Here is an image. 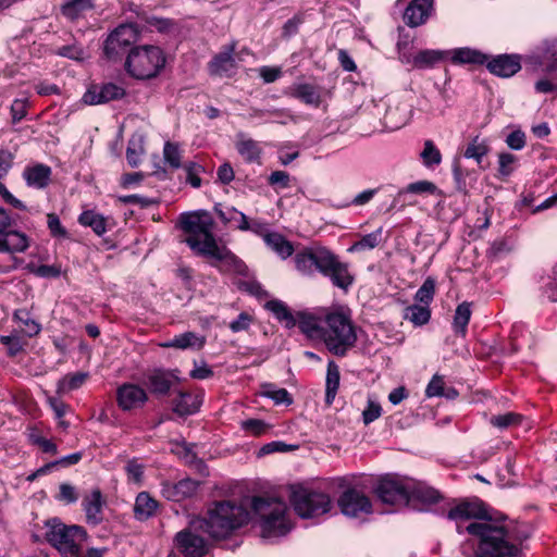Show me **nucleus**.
Segmentation results:
<instances>
[{"instance_id":"nucleus-1","label":"nucleus","mask_w":557,"mask_h":557,"mask_svg":"<svg viewBox=\"0 0 557 557\" xmlns=\"http://www.w3.org/2000/svg\"><path fill=\"white\" fill-rule=\"evenodd\" d=\"M447 518L457 523L459 533L462 532L460 522L478 520L465 529L476 541L478 557H518L521 543L527 539L506 519L487 518V511L479 499L459 502L448 510Z\"/></svg>"},{"instance_id":"nucleus-2","label":"nucleus","mask_w":557,"mask_h":557,"mask_svg":"<svg viewBox=\"0 0 557 557\" xmlns=\"http://www.w3.org/2000/svg\"><path fill=\"white\" fill-rule=\"evenodd\" d=\"M180 227L186 234L183 240L196 253L213 260L221 272L244 274L245 263L225 246H220L213 234L214 221L205 210L186 212L180 216Z\"/></svg>"},{"instance_id":"nucleus-3","label":"nucleus","mask_w":557,"mask_h":557,"mask_svg":"<svg viewBox=\"0 0 557 557\" xmlns=\"http://www.w3.org/2000/svg\"><path fill=\"white\" fill-rule=\"evenodd\" d=\"M298 327L308 338L323 342L327 350L338 357L345 356L357 342L356 327L344 308L301 313Z\"/></svg>"},{"instance_id":"nucleus-4","label":"nucleus","mask_w":557,"mask_h":557,"mask_svg":"<svg viewBox=\"0 0 557 557\" xmlns=\"http://www.w3.org/2000/svg\"><path fill=\"white\" fill-rule=\"evenodd\" d=\"M296 269L304 275H313L315 271L329 277L332 284L347 290L354 283L348 263L325 247H312L298 251L294 258Z\"/></svg>"},{"instance_id":"nucleus-5","label":"nucleus","mask_w":557,"mask_h":557,"mask_svg":"<svg viewBox=\"0 0 557 557\" xmlns=\"http://www.w3.org/2000/svg\"><path fill=\"white\" fill-rule=\"evenodd\" d=\"M249 521V511L242 504L222 500L208 509L207 517L191 520V528L201 529L213 539H225Z\"/></svg>"},{"instance_id":"nucleus-6","label":"nucleus","mask_w":557,"mask_h":557,"mask_svg":"<svg viewBox=\"0 0 557 557\" xmlns=\"http://www.w3.org/2000/svg\"><path fill=\"white\" fill-rule=\"evenodd\" d=\"M251 507L261 519V533L265 539L287 534L292 528L287 517V506L277 498L253 497Z\"/></svg>"},{"instance_id":"nucleus-7","label":"nucleus","mask_w":557,"mask_h":557,"mask_svg":"<svg viewBox=\"0 0 557 557\" xmlns=\"http://www.w3.org/2000/svg\"><path fill=\"white\" fill-rule=\"evenodd\" d=\"M166 58L161 48L151 45L133 48L125 61L126 72L139 81L157 77L165 66Z\"/></svg>"},{"instance_id":"nucleus-8","label":"nucleus","mask_w":557,"mask_h":557,"mask_svg":"<svg viewBox=\"0 0 557 557\" xmlns=\"http://www.w3.org/2000/svg\"><path fill=\"white\" fill-rule=\"evenodd\" d=\"M46 540L63 557H81L83 544L87 540V532L79 525H66L59 519L47 521Z\"/></svg>"},{"instance_id":"nucleus-9","label":"nucleus","mask_w":557,"mask_h":557,"mask_svg":"<svg viewBox=\"0 0 557 557\" xmlns=\"http://www.w3.org/2000/svg\"><path fill=\"white\" fill-rule=\"evenodd\" d=\"M290 503L301 518H313L326 513L331 509L327 494L301 485L292 486Z\"/></svg>"},{"instance_id":"nucleus-10","label":"nucleus","mask_w":557,"mask_h":557,"mask_svg":"<svg viewBox=\"0 0 557 557\" xmlns=\"http://www.w3.org/2000/svg\"><path fill=\"white\" fill-rule=\"evenodd\" d=\"M29 243V237L20 231L8 228L0 233V271L16 269L18 260L14 255L27 250Z\"/></svg>"},{"instance_id":"nucleus-11","label":"nucleus","mask_w":557,"mask_h":557,"mask_svg":"<svg viewBox=\"0 0 557 557\" xmlns=\"http://www.w3.org/2000/svg\"><path fill=\"white\" fill-rule=\"evenodd\" d=\"M375 494L385 504H407L411 498V483L393 475L379 480Z\"/></svg>"},{"instance_id":"nucleus-12","label":"nucleus","mask_w":557,"mask_h":557,"mask_svg":"<svg viewBox=\"0 0 557 557\" xmlns=\"http://www.w3.org/2000/svg\"><path fill=\"white\" fill-rule=\"evenodd\" d=\"M196 531H201V529H194L190 523L187 529L177 532L174 537L176 548L185 557H203L209 550L207 541Z\"/></svg>"},{"instance_id":"nucleus-13","label":"nucleus","mask_w":557,"mask_h":557,"mask_svg":"<svg viewBox=\"0 0 557 557\" xmlns=\"http://www.w3.org/2000/svg\"><path fill=\"white\" fill-rule=\"evenodd\" d=\"M137 29L132 24L117 26L104 42V53L108 58H114L137 40Z\"/></svg>"},{"instance_id":"nucleus-14","label":"nucleus","mask_w":557,"mask_h":557,"mask_svg":"<svg viewBox=\"0 0 557 557\" xmlns=\"http://www.w3.org/2000/svg\"><path fill=\"white\" fill-rule=\"evenodd\" d=\"M126 90L114 83L91 85L83 96V101L89 106L107 103L124 98Z\"/></svg>"},{"instance_id":"nucleus-15","label":"nucleus","mask_w":557,"mask_h":557,"mask_svg":"<svg viewBox=\"0 0 557 557\" xmlns=\"http://www.w3.org/2000/svg\"><path fill=\"white\" fill-rule=\"evenodd\" d=\"M116 401L123 411L143 407L148 401L145 388L134 383H123L116 389Z\"/></svg>"},{"instance_id":"nucleus-16","label":"nucleus","mask_w":557,"mask_h":557,"mask_svg":"<svg viewBox=\"0 0 557 557\" xmlns=\"http://www.w3.org/2000/svg\"><path fill=\"white\" fill-rule=\"evenodd\" d=\"M107 505L102 492L96 487L86 494L82 500L86 522L90 525H99L103 521V509Z\"/></svg>"},{"instance_id":"nucleus-17","label":"nucleus","mask_w":557,"mask_h":557,"mask_svg":"<svg viewBox=\"0 0 557 557\" xmlns=\"http://www.w3.org/2000/svg\"><path fill=\"white\" fill-rule=\"evenodd\" d=\"M338 505L345 516L357 517L360 513H368L371 511V503L369 498L354 490L345 491L338 499Z\"/></svg>"},{"instance_id":"nucleus-18","label":"nucleus","mask_w":557,"mask_h":557,"mask_svg":"<svg viewBox=\"0 0 557 557\" xmlns=\"http://www.w3.org/2000/svg\"><path fill=\"white\" fill-rule=\"evenodd\" d=\"M198 487L197 481L186 478L178 482H164L161 493L168 500L178 503L195 496Z\"/></svg>"},{"instance_id":"nucleus-19","label":"nucleus","mask_w":557,"mask_h":557,"mask_svg":"<svg viewBox=\"0 0 557 557\" xmlns=\"http://www.w3.org/2000/svg\"><path fill=\"white\" fill-rule=\"evenodd\" d=\"M178 381L177 375L169 370L153 369L146 374V385L157 396H165Z\"/></svg>"},{"instance_id":"nucleus-20","label":"nucleus","mask_w":557,"mask_h":557,"mask_svg":"<svg viewBox=\"0 0 557 557\" xmlns=\"http://www.w3.org/2000/svg\"><path fill=\"white\" fill-rule=\"evenodd\" d=\"M411 107L406 102H396L387 107L383 116V124L389 131L405 126L411 117Z\"/></svg>"},{"instance_id":"nucleus-21","label":"nucleus","mask_w":557,"mask_h":557,"mask_svg":"<svg viewBox=\"0 0 557 557\" xmlns=\"http://www.w3.org/2000/svg\"><path fill=\"white\" fill-rule=\"evenodd\" d=\"M433 0H412L404 13V21L409 27L424 24L432 11Z\"/></svg>"},{"instance_id":"nucleus-22","label":"nucleus","mask_w":557,"mask_h":557,"mask_svg":"<svg viewBox=\"0 0 557 557\" xmlns=\"http://www.w3.org/2000/svg\"><path fill=\"white\" fill-rule=\"evenodd\" d=\"M485 63L492 74L500 77H510L521 69L520 60L516 55L500 54Z\"/></svg>"},{"instance_id":"nucleus-23","label":"nucleus","mask_w":557,"mask_h":557,"mask_svg":"<svg viewBox=\"0 0 557 557\" xmlns=\"http://www.w3.org/2000/svg\"><path fill=\"white\" fill-rule=\"evenodd\" d=\"M202 404L201 394L180 392L173 399V411L178 416H190L196 413Z\"/></svg>"},{"instance_id":"nucleus-24","label":"nucleus","mask_w":557,"mask_h":557,"mask_svg":"<svg viewBox=\"0 0 557 557\" xmlns=\"http://www.w3.org/2000/svg\"><path fill=\"white\" fill-rule=\"evenodd\" d=\"M236 44L233 42L225 47V49L218 53L210 62V72L213 75L223 76L226 75L235 67L234 52Z\"/></svg>"},{"instance_id":"nucleus-25","label":"nucleus","mask_w":557,"mask_h":557,"mask_svg":"<svg viewBox=\"0 0 557 557\" xmlns=\"http://www.w3.org/2000/svg\"><path fill=\"white\" fill-rule=\"evenodd\" d=\"M454 64H484L488 58L483 52L463 47L446 51Z\"/></svg>"},{"instance_id":"nucleus-26","label":"nucleus","mask_w":557,"mask_h":557,"mask_svg":"<svg viewBox=\"0 0 557 557\" xmlns=\"http://www.w3.org/2000/svg\"><path fill=\"white\" fill-rule=\"evenodd\" d=\"M23 177L28 186L41 189L50 182L51 169L41 163L27 166L23 172Z\"/></svg>"},{"instance_id":"nucleus-27","label":"nucleus","mask_w":557,"mask_h":557,"mask_svg":"<svg viewBox=\"0 0 557 557\" xmlns=\"http://www.w3.org/2000/svg\"><path fill=\"white\" fill-rule=\"evenodd\" d=\"M13 321L17 323L18 332L24 336L34 337L41 332V324L25 308L16 309L13 312Z\"/></svg>"},{"instance_id":"nucleus-28","label":"nucleus","mask_w":557,"mask_h":557,"mask_svg":"<svg viewBox=\"0 0 557 557\" xmlns=\"http://www.w3.org/2000/svg\"><path fill=\"white\" fill-rule=\"evenodd\" d=\"M158 502L147 492H140L135 499L134 517L139 521H146L156 515Z\"/></svg>"},{"instance_id":"nucleus-29","label":"nucleus","mask_w":557,"mask_h":557,"mask_svg":"<svg viewBox=\"0 0 557 557\" xmlns=\"http://www.w3.org/2000/svg\"><path fill=\"white\" fill-rule=\"evenodd\" d=\"M445 59H447L446 51L425 49L412 57L411 64L416 69L425 70L435 66Z\"/></svg>"},{"instance_id":"nucleus-30","label":"nucleus","mask_w":557,"mask_h":557,"mask_svg":"<svg viewBox=\"0 0 557 557\" xmlns=\"http://www.w3.org/2000/svg\"><path fill=\"white\" fill-rule=\"evenodd\" d=\"M263 240L274 252H276L283 259L290 257L294 252L293 244L280 233H264Z\"/></svg>"},{"instance_id":"nucleus-31","label":"nucleus","mask_w":557,"mask_h":557,"mask_svg":"<svg viewBox=\"0 0 557 557\" xmlns=\"http://www.w3.org/2000/svg\"><path fill=\"white\" fill-rule=\"evenodd\" d=\"M205 337L198 336L194 332H185L183 334L174 336L171 341L162 344V347L165 348H178V349H187V348H197L200 349L205 345Z\"/></svg>"},{"instance_id":"nucleus-32","label":"nucleus","mask_w":557,"mask_h":557,"mask_svg":"<svg viewBox=\"0 0 557 557\" xmlns=\"http://www.w3.org/2000/svg\"><path fill=\"white\" fill-rule=\"evenodd\" d=\"M290 96L306 104L318 108L321 104V94L318 87L311 84H297L293 87Z\"/></svg>"},{"instance_id":"nucleus-33","label":"nucleus","mask_w":557,"mask_h":557,"mask_svg":"<svg viewBox=\"0 0 557 557\" xmlns=\"http://www.w3.org/2000/svg\"><path fill=\"white\" fill-rule=\"evenodd\" d=\"M339 368L334 361H329L325 382V403L332 405L339 387Z\"/></svg>"},{"instance_id":"nucleus-34","label":"nucleus","mask_w":557,"mask_h":557,"mask_svg":"<svg viewBox=\"0 0 557 557\" xmlns=\"http://www.w3.org/2000/svg\"><path fill=\"white\" fill-rule=\"evenodd\" d=\"M471 314L472 311L470 302L463 301L457 306L453 321V329L457 335H460L461 337L466 336Z\"/></svg>"},{"instance_id":"nucleus-35","label":"nucleus","mask_w":557,"mask_h":557,"mask_svg":"<svg viewBox=\"0 0 557 557\" xmlns=\"http://www.w3.org/2000/svg\"><path fill=\"white\" fill-rule=\"evenodd\" d=\"M265 308L271 311L278 321L283 322L287 329H292L296 325V319L283 301L270 300L265 304Z\"/></svg>"},{"instance_id":"nucleus-36","label":"nucleus","mask_w":557,"mask_h":557,"mask_svg":"<svg viewBox=\"0 0 557 557\" xmlns=\"http://www.w3.org/2000/svg\"><path fill=\"white\" fill-rule=\"evenodd\" d=\"M92 9V0H69L63 4L62 13L70 20H76Z\"/></svg>"},{"instance_id":"nucleus-37","label":"nucleus","mask_w":557,"mask_h":557,"mask_svg":"<svg viewBox=\"0 0 557 557\" xmlns=\"http://www.w3.org/2000/svg\"><path fill=\"white\" fill-rule=\"evenodd\" d=\"M78 222L83 226L91 227L92 231L97 235H99V236L107 232V221H106V218L103 215L92 211V210L84 211L79 215Z\"/></svg>"},{"instance_id":"nucleus-38","label":"nucleus","mask_w":557,"mask_h":557,"mask_svg":"<svg viewBox=\"0 0 557 557\" xmlns=\"http://www.w3.org/2000/svg\"><path fill=\"white\" fill-rule=\"evenodd\" d=\"M145 153L144 140L141 136H133L128 140L126 149V160L132 168L139 165L141 157Z\"/></svg>"},{"instance_id":"nucleus-39","label":"nucleus","mask_w":557,"mask_h":557,"mask_svg":"<svg viewBox=\"0 0 557 557\" xmlns=\"http://www.w3.org/2000/svg\"><path fill=\"white\" fill-rule=\"evenodd\" d=\"M261 395L272 399L276 405H290L293 398L285 388H278L273 384H263L261 386Z\"/></svg>"},{"instance_id":"nucleus-40","label":"nucleus","mask_w":557,"mask_h":557,"mask_svg":"<svg viewBox=\"0 0 557 557\" xmlns=\"http://www.w3.org/2000/svg\"><path fill=\"white\" fill-rule=\"evenodd\" d=\"M238 153L244 158L245 161L259 162L261 156V149L258 144L252 139L238 140L236 144Z\"/></svg>"},{"instance_id":"nucleus-41","label":"nucleus","mask_w":557,"mask_h":557,"mask_svg":"<svg viewBox=\"0 0 557 557\" xmlns=\"http://www.w3.org/2000/svg\"><path fill=\"white\" fill-rule=\"evenodd\" d=\"M420 158L426 168H433L442 162V153L431 139L424 141Z\"/></svg>"},{"instance_id":"nucleus-42","label":"nucleus","mask_w":557,"mask_h":557,"mask_svg":"<svg viewBox=\"0 0 557 557\" xmlns=\"http://www.w3.org/2000/svg\"><path fill=\"white\" fill-rule=\"evenodd\" d=\"M405 318L416 325H423L431 318V310L425 305H412L406 309Z\"/></svg>"},{"instance_id":"nucleus-43","label":"nucleus","mask_w":557,"mask_h":557,"mask_svg":"<svg viewBox=\"0 0 557 557\" xmlns=\"http://www.w3.org/2000/svg\"><path fill=\"white\" fill-rule=\"evenodd\" d=\"M488 153V146L485 140H480L479 136L474 137L465 150L467 159H474L480 164L483 158Z\"/></svg>"},{"instance_id":"nucleus-44","label":"nucleus","mask_w":557,"mask_h":557,"mask_svg":"<svg viewBox=\"0 0 557 557\" xmlns=\"http://www.w3.org/2000/svg\"><path fill=\"white\" fill-rule=\"evenodd\" d=\"M435 286L436 282L433 277L429 276L424 280L423 284L417 290L414 295V300L420 302L421 305L429 306L435 295Z\"/></svg>"},{"instance_id":"nucleus-45","label":"nucleus","mask_w":557,"mask_h":557,"mask_svg":"<svg viewBox=\"0 0 557 557\" xmlns=\"http://www.w3.org/2000/svg\"><path fill=\"white\" fill-rule=\"evenodd\" d=\"M523 417L516 412H506L504 414L493 416L490 419V423L500 430L508 429L511 426L519 425L522 422Z\"/></svg>"},{"instance_id":"nucleus-46","label":"nucleus","mask_w":557,"mask_h":557,"mask_svg":"<svg viewBox=\"0 0 557 557\" xmlns=\"http://www.w3.org/2000/svg\"><path fill=\"white\" fill-rule=\"evenodd\" d=\"M86 379L87 374L82 372L66 375L59 381L58 389L59 392L77 389L85 383Z\"/></svg>"},{"instance_id":"nucleus-47","label":"nucleus","mask_w":557,"mask_h":557,"mask_svg":"<svg viewBox=\"0 0 557 557\" xmlns=\"http://www.w3.org/2000/svg\"><path fill=\"white\" fill-rule=\"evenodd\" d=\"M411 497L431 505L437 503L441 495L436 490L429 486H417L414 488L411 486Z\"/></svg>"},{"instance_id":"nucleus-48","label":"nucleus","mask_w":557,"mask_h":557,"mask_svg":"<svg viewBox=\"0 0 557 557\" xmlns=\"http://www.w3.org/2000/svg\"><path fill=\"white\" fill-rule=\"evenodd\" d=\"M240 428L246 433L253 436H261L271 429V426L260 419H247L240 422Z\"/></svg>"},{"instance_id":"nucleus-49","label":"nucleus","mask_w":557,"mask_h":557,"mask_svg":"<svg viewBox=\"0 0 557 557\" xmlns=\"http://www.w3.org/2000/svg\"><path fill=\"white\" fill-rule=\"evenodd\" d=\"M382 235V228H377L376 231L362 236V238L355 243L349 250H362V249H373L379 246Z\"/></svg>"},{"instance_id":"nucleus-50","label":"nucleus","mask_w":557,"mask_h":557,"mask_svg":"<svg viewBox=\"0 0 557 557\" xmlns=\"http://www.w3.org/2000/svg\"><path fill=\"white\" fill-rule=\"evenodd\" d=\"M437 187L434 183L429 181H418L409 184L405 189L398 191V196L403 194H434Z\"/></svg>"},{"instance_id":"nucleus-51","label":"nucleus","mask_w":557,"mask_h":557,"mask_svg":"<svg viewBox=\"0 0 557 557\" xmlns=\"http://www.w3.org/2000/svg\"><path fill=\"white\" fill-rule=\"evenodd\" d=\"M54 498L64 504H74L78 499V493L74 485L70 483H61L59 486V493Z\"/></svg>"},{"instance_id":"nucleus-52","label":"nucleus","mask_w":557,"mask_h":557,"mask_svg":"<svg viewBox=\"0 0 557 557\" xmlns=\"http://www.w3.org/2000/svg\"><path fill=\"white\" fill-rule=\"evenodd\" d=\"M297 448H298V445H290V444H286L282 441H274V442L264 444L260 448L258 455L265 456V455H270L273 453H286V451L296 450Z\"/></svg>"},{"instance_id":"nucleus-53","label":"nucleus","mask_w":557,"mask_h":557,"mask_svg":"<svg viewBox=\"0 0 557 557\" xmlns=\"http://www.w3.org/2000/svg\"><path fill=\"white\" fill-rule=\"evenodd\" d=\"M163 156L166 163H169L173 169H178L181 166V152L178 146L173 143H165L163 148Z\"/></svg>"},{"instance_id":"nucleus-54","label":"nucleus","mask_w":557,"mask_h":557,"mask_svg":"<svg viewBox=\"0 0 557 557\" xmlns=\"http://www.w3.org/2000/svg\"><path fill=\"white\" fill-rule=\"evenodd\" d=\"M57 54L75 61H83L86 58V52L83 47L76 44L60 47Z\"/></svg>"},{"instance_id":"nucleus-55","label":"nucleus","mask_w":557,"mask_h":557,"mask_svg":"<svg viewBox=\"0 0 557 557\" xmlns=\"http://www.w3.org/2000/svg\"><path fill=\"white\" fill-rule=\"evenodd\" d=\"M382 414V407L381 405L372 400L371 398L368 399L367 408L362 411V421L366 425L372 423L376 419H379Z\"/></svg>"},{"instance_id":"nucleus-56","label":"nucleus","mask_w":557,"mask_h":557,"mask_svg":"<svg viewBox=\"0 0 557 557\" xmlns=\"http://www.w3.org/2000/svg\"><path fill=\"white\" fill-rule=\"evenodd\" d=\"M516 157L511 153H500L498 157V172L500 176H509L513 172Z\"/></svg>"},{"instance_id":"nucleus-57","label":"nucleus","mask_w":557,"mask_h":557,"mask_svg":"<svg viewBox=\"0 0 557 557\" xmlns=\"http://www.w3.org/2000/svg\"><path fill=\"white\" fill-rule=\"evenodd\" d=\"M48 228L53 237L65 238L67 237L66 230L62 226L59 216L54 213L47 215Z\"/></svg>"},{"instance_id":"nucleus-58","label":"nucleus","mask_w":557,"mask_h":557,"mask_svg":"<svg viewBox=\"0 0 557 557\" xmlns=\"http://www.w3.org/2000/svg\"><path fill=\"white\" fill-rule=\"evenodd\" d=\"M27 99H15L11 106L12 123L21 122L27 114Z\"/></svg>"},{"instance_id":"nucleus-59","label":"nucleus","mask_w":557,"mask_h":557,"mask_svg":"<svg viewBox=\"0 0 557 557\" xmlns=\"http://www.w3.org/2000/svg\"><path fill=\"white\" fill-rule=\"evenodd\" d=\"M0 343L8 347L10 356H16L18 352L23 350V344L20 337L15 334L1 335Z\"/></svg>"},{"instance_id":"nucleus-60","label":"nucleus","mask_w":557,"mask_h":557,"mask_svg":"<svg viewBox=\"0 0 557 557\" xmlns=\"http://www.w3.org/2000/svg\"><path fill=\"white\" fill-rule=\"evenodd\" d=\"M444 380L440 375H434L426 386L425 394L428 397H436L444 395Z\"/></svg>"},{"instance_id":"nucleus-61","label":"nucleus","mask_w":557,"mask_h":557,"mask_svg":"<svg viewBox=\"0 0 557 557\" xmlns=\"http://www.w3.org/2000/svg\"><path fill=\"white\" fill-rule=\"evenodd\" d=\"M252 322V317L247 312H242L236 320L230 323V329L234 333L248 330Z\"/></svg>"},{"instance_id":"nucleus-62","label":"nucleus","mask_w":557,"mask_h":557,"mask_svg":"<svg viewBox=\"0 0 557 557\" xmlns=\"http://www.w3.org/2000/svg\"><path fill=\"white\" fill-rule=\"evenodd\" d=\"M203 171V168L196 163H190L186 166L187 182L195 188L201 186V178L199 174Z\"/></svg>"},{"instance_id":"nucleus-63","label":"nucleus","mask_w":557,"mask_h":557,"mask_svg":"<svg viewBox=\"0 0 557 557\" xmlns=\"http://www.w3.org/2000/svg\"><path fill=\"white\" fill-rule=\"evenodd\" d=\"M259 75L264 83L270 84L282 76V70L277 66H262L259 69Z\"/></svg>"},{"instance_id":"nucleus-64","label":"nucleus","mask_w":557,"mask_h":557,"mask_svg":"<svg viewBox=\"0 0 557 557\" xmlns=\"http://www.w3.org/2000/svg\"><path fill=\"white\" fill-rule=\"evenodd\" d=\"M536 92L548 94L557 91V77L554 75L552 78H542L535 83Z\"/></svg>"}]
</instances>
